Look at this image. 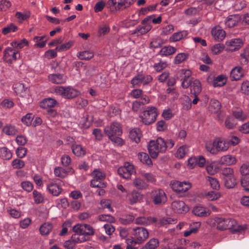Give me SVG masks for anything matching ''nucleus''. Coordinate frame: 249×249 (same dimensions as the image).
I'll use <instances>...</instances> for the list:
<instances>
[{
	"label": "nucleus",
	"instance_id": "4",
	"mask_svg": "<svg viewBox=\"0 0 249 249\" xmlns=\"http://www.w3.org/2000/svg\"><path fill=\"white\" fill-rule=\"evenodd\" d=\"M206 150L213 154H216L221 151H225L228 149L229 143L221 139H215L213 142H207L206 143Z\"/></svg>",
	"mask_w": 249,
	"mask_h": 249
},
{
	"label": "nucleus",
	"instance_id": "32",
	"mask_svg": "<svg viewBox=\"0 0 249 249\" xmlns=\"http://www.w3.org/2000/svg\"><path fill=\"white\" fill-rule=\"evenodd\" d=\"M53 229V225L51 223L46 222L42 224L40 228L39 231L42 235H47L50 233Z\"/></svg>",
	"mask_w": 249,
	"mask_h": 249
},
{
	"label": "nucleus",
	"instance_id": "26",
	"mask_svg": "<svg viewBox=\"0 0 249 249\" xmlns=\"http://www.w3.org/2000/svg\"><path fill=\"white\" fill-rule=\"evenodd\" d=\"M141 136V132L138 128H134L129 132L130 138L137 143L140 142Z\"/></svg>",
	"mask_w": 249,
	"mask_h": 249
},
{
	"label": "nucleus",
	"instance_id": "58",
	"mask_svg": "<svg viewBox=\"0 0 249 249\" xmlns=\"http://www.w3.org/2000/svg\"><path fill=\"white\" fill-rule=\"evenodd\" d=\"M34 116L31 113H28L21 119L22 122L27 126H30L33 121Z\"/></svg>",
	"mask_w": 249,
	"mask_h": 249
},
{
	"label": "nucleus",
	"instance_id": "63",
	"mask_svg": "<svg viewBox=\"0 0 249 249\" xmlns=\"http://www.w3.org/2000/svg\"><path fill=\"white\" fill-rule=\"evenodd\" d=\"M242 176H249V162L243 164L240 168Z\"/></svg>",
	"mask_w": 249,
	"mask_h": 249
},
{
	"label": "nucleus",
	"instance_id": "28",
	"mask_svg": "<svg viewBox=\"0 0 249 249\" xmlns=\"http://www.w3.org/2000/svg\"><path fill=\"white\" fill-rule=\"evenodd\" d=\"M64 97L66 98L71 99L77 96L79 92L71 87H65Z\"/></svg>",
	"mask_w": 249,
	"mask_h": 249
},
{
	"label": "nucleus",
	"instance_id": "30",
	"mask_svg": "<svg viewBox=\"0 0 249 249\" xmlns=\"http://www.w3.org/2000/svg\"><path fill=\"white\" fill-rule=\"evenodd\" d=\"M176 51V49L172 46H165L160 50L159 54L161 56H168L174 54Z\"/></svg>",
	"mask_w": 249,
	"mask_h": 249
},
{
	"label": "nucleus",
	"instance_id": "44",
	"mask_svg": "<svg viewBox=\"0 0 249 249\" xmlns=\"http://www.w3.org/2000/svg\"><path fill=\"white\" fill-rule=\"evenodd\" d=\"M141 194L137 191H133L129 198L130 203L132 205L138 202L141 199Z\"/></svg>",
	"mask_w": 249,
	"mask_h": 249
},
{
	"label": "nucleus",
	"instance_id": "40",
	"mask_svg": "<svg viewBox=\"0 0 249 249\" xmlns=\"http://www.w3.org/2000/svg\"><path fill=\"white\" fill-rule=\"evenodd\" d=\"M189 152V147L186 145L180 146L177 150L176 157L178 158H183Z\"/></svg>",
	"mask_w": 249,
	"mask_h": 249
},
{
	"label": "nucleus",
	"instance_id": "62",
	"mask_svg": "<svg viewBox=\"0 0 249 249\" xmlns=\"http://www.w3.org/2000/svg\"><path fill=\"white\" fill-rule=\"evenodd\" d=\"M207 180L209 181L211 187L213 189H218L219 188L220 185L218 181L215 178L208 177Z\"/></svg>",
	"mask_w": 249,
	"mask_h": 249
},
{
	"label": "nucleus",
	"instance_id": "2",
	"mask_svg": "<svg viewBox=\"0 0 249 249\" xmlns=\"http://www.w3.org/2000/svg\"><path fill=\"white\" fill-rule=\"evenodd\" d=\"M104 132L113 143L119 145L123 144V140L119 137L122 133V127L119 123L116 122L112 123L109 126L105 128Z\"/></svg>",
	"mask_w": 249,
	"mask_h": 249
},
{
	"label": "nucleus",
	"instance_id": "10",
	"mask_svg": "<svg viewBox=\"0 0 249 249\" xmlns=\"http://www.w3.org/2000/svg\"><path fill=\"white\" fill-rule=\"evenodd\" d=\"M3 53V60L9 64H12L17 59V55H18V57L20 56L18 51L11 47L6 48L4 51Z\"/></svg>",
	"mask_w": 249,
	"mask_h": 249
},
{
	"label": "nucleus",
	"instance_id": "5",
	"mask_svg": "<svg viewBox=\"0 0 249 249\" xmlns=\"http://www.w3.org/2000/svg\"><path fill=\"white\" fill-rule=\"evenodd\" d=\"M192 72L188 69H181L176 74L177 79L181 81V86L186 89L191 85L192 79H190Z\"/></svg>",
	"mask_w": 249,
	"mask_h": 249
},
{
	"label": "nucleus",
	"instance_id": "60",
	"mask_svg": "<svg viewBox=\"0 0 249 249\" xmlns=\"http://www.w3.org/2000/svg\"><path fill=\"white\" fill-rule=\"evenodd\" d=\"M72 230L75 233L85 236L84 224L75 225L73 226Z\"/></svg>",
	"mask_w": 249,
	"mask_h": 249
},
{
	"label": "nucleus",
	"instance_id": "51",
	"mask_svg": "<svg viewBox=\"0 0 249 249\" xmlns=\"http://www.w3.org/2000/svg\"><path fill=\"white\" fill-rule=\"evenodd\" d=\"M98 219L101 221H107L109 223H114L115 218L110 214H101L98 216Z\"/></svg>",
	"mask_w": 249,
	"mask_h": 249
},
{
	"label": "nucleus",
	"instance_id": "21",
	"mask_svg": "<svg viewBox=\"0 0 249 249\" xmlns=\"http://www.w3.org/2000/svg\"><path fill=\"white\" fill-rule=\"evenodd\" d=\"M244 76L243 71L240 67H234L231 72V78L232 80L237 81Z\"/></svg>",
	"mask_w": 249,
	"mask_h": 249
},
{
	"label": "nucleus",
	"instance_id": "39",
	"mask_svg": "<svg viewBox=\"0 0 249 249\" xmlns=\"http://www.w3.org/2000/svg\"><path fill=\"white\" fill-rule=\"evenodd\" d=\"M158 246V240L153 238L150 239L141 249H156Z\"/></svg>",
	"mask_w": 249,
	"mask_h": 249
},
{
	"label": "nucleus",
	"instance_id": "55",
	"mask_svg": "<svg viewBox=\"0 0 249 249\" xmlns=\"http://www.w3.org/2000/svg\"><path fill=\"white\" fill-rule=\"evenodd\" d=\"M242 65H246L249 63V50H245L244 53L241 54L240 59Z\"/></svg>",
	"mask_w": 249,
	"mask_h": 249
},
{
	"label": "nucleus",
	"instance_id": "45",
	"mask_svg": "<svg viewBox=\"0 0 249 249\" xmlns=\"http://www.w3.org/2000/svg\"><path fill=\"white\" fill-rule=\"evenodd\" d=\"M222 162L228 165L234 164L236 162V158L231 155H226L222 158Z\"/></svg>",
	"mask_w": 249,
	"mask_h": 249
},
{
	"label": "nucleus",
	"instance_id": "59",
	"mask_svg": "<svg viewBox=\"0 0 249 249\" xmlns=\"http://www.w3.org/2000/svg\"><path fill=\"white\" fill-rule=\"evenodd\" d=\"M73 42L70 41L66 43L63 44L59 46H57L55 50L59 52H64L69 49L72 45Z\"/></svg>",
	"mask_w": 249,
	"mask_h": 249
},
{
	"label": "nucleus",
	"instance_id": "16",
	"mask_svg": "<svg viewBox=\"0 0 249 249\" xmlns=\"http://www.w3.org/2000/svg\"><path fill=\"white\" fill-rule=\"evenodd\" d=\"M211 34L217 41H222L225 37V32L219 27H215L212 30Z\"/></svg>",
	"mask_w": 249,
	"mask_h": 249
},
{
	"label": "nucleus",
	"instance_id": "20",
	"mask_svg": "<svg viewBox=\"0 0 249 249\" xmlns=\"http://www.w3.org/2000/svg\"><path fill=\"white\" fill-rule=\"evenodd\" d=\"M189 87H190L191 94H200L201 91V85L200 82L197 79H192Z\"/></svg>",
	"mask_w": 249,
	"mask_h": 249
},
{
	"label": "nucleus",
	"instance_id": "54",
	"mask_svg": "<svg viewBox=\"0 0 249 249\" xmlns=\"http://www.w3.org/2000/svg\"><path fill=\"white\" fill-rule=\"evenodd\" d=\"M233 115L235 118L241 121L245 120L247 118V115L241 110L233 111Z\"/></svg>",
	"mask_w": 249,
	"mask_h": 249
},
{
	"label": "nucleus",
	"instance_id": "61",
	"mask_svg": "<svg viewBox=\"0 0 249 249\" xmlns=\"http://www.w3.org/2000/svg\"><path fill=\"white\" fill-rule=\"evenodd\" d=\"M241 183L244 190L246 192H249V187H247L249 185V176H242Z\"/></svg>",
	"mask_w": 249,
	"mask_h": 249
},
{
	"label": "nucleus",
	"instance_id": "14",
	"mask_svg": "<svg viewBox=\"0 0 249 249\" xmlns=\"http://www.w3.org/2000/svg\"><path fill=\"white\" fill-rule=\"evenodd\" d=\"M58 181V179L52 180L47 185V189L49 192L55 196H58L62 191V189L57 182Z\"/></svg>",
	"mask_w": 249,
	"mask_h": 249
},
{
	"label": "nucleus",
	"instance_id": "37",
	"mask_svg": "<svg viewBox=\"0 0 249 249\" xmlns=\"http://www.w3.org/2000/svg\"><path fill=\"white\" fill-rule=\"evenodd\" d=\"M73 153L76 156H82L85 154V149L80 145L73 144L71 146Z\"/></svg>",
	"mask_w": 249,
	"mask_h": 249
},
{
	"label": "nucleus",
	"instance_id": "24",
	"mask_svg": "<svg viewBox=\"0 0 249 249\" xmlns=\"http://www.w3.org/2000/svg\"><path fill=\"white\" fill-rule=\"evenodd\" d=\"M14 89L16 93L21 97L26 96L28 92L27 88H25L22 83H17L14 86Z\"/></svg>",
	"mask_w": 249,
	"mask_h": 249
},
{
	"label": "nucleus",
	"instance_id": "38",
	"mask_svg": "<svg viewBox=\"0 0 249 249\" xmlns=\"http://www.w3.org/2000/svg\"><path fill=\"white\" fill-rule=\"evenodd\" d=\"M2 131L7 135H14L18 132L16 127L12 125H7L3 127Z\"/></svg>",
	"mask_w": 249,
	"mask_h": 249
},
{
	"label": "nucleus",
	"instance_id": "15",
	"mask_svg": "<svg viewBox=\"0 0 249 249\" xmlns=\"http://www.w3.org/2000/svg\"><path fill=\"white\" fill-rule=\"evenodd\" d=\"M226 45L229 47V49L231 51H235L240 49L242 46V40L240 38H233L226 43Z\"/></svg>",
	"mask_w": 249,
	"mask_h": 249
},
{
	"label": "nucleus",
	"instance_id": "64",
	"mask_svg": "<svg viewBox=\"0 0 249 249\" xmlns=\"http://www.w3.org/2000/svg\"><path fill=\"white\" fill-rule=\"evenodd\" d=\"M12 165L14 169H20L24 166L25 163L21 160L15 159L13 160Z\"/></svg>",
	"mask_w": 249,
	"mask_h": 249
},
{
	"label": "nucleus",
	"instance_id": "8",
	"mask_svg": "<svg viewBox=\"0 0 249 249\" xmlns=\"http://www.w3.org/2000/svg\"><path fill=\"white\" fill-rule=\"evenodd\" d=\"M133 235L135 240L132 241L135 244H141L144 242L149 236V232L147 230L142 227H137L133 229Z\"/></svg>",
	"mask_w": 249,
	"mask_h": 249
},
{
	"label": "nucleus",
	"instance_id": "50",
	"mask_svg": "<svg viewBox=\"0 0 249 249\" xmlns=\"http://www.w3.org/2000/svg\"><path fill=\"white\" fill-rule=\"evenodd\" d=\"M188 55L185 53H179L175 57L174 63L179 64L184 61L188 58Z\"/></svg>",
	"mask_w": 249,
	"mask_h": 249
},
{
	"label": "nucleus",
	"instance_id": "46",
	"mask_svg": "<svg viewBox=\"0 0 249 249\" xmlns=\"http://www.w3.org/2000/svg\"><path fill=\"white\" fill-rule=\"evenodd\" d=\"M224 179L225 185L228 188H232L236 184V179L234 176L231 178H227Z\"/></svg>",
	"mask_w": 249,
	"mask_h": 249
},
{
	"label": "nucleus",
	"instance_id": "29",
	"mask_svg": "<svg viewBox=\"0 0 249 249\" xmlns=\"http://www.w3.org/2000/svg\"><path fill=\"white\" fill-rule=\"evenodd\" d=\"M57 103V101L53 98H47L41 102L40 106L42 108L47 109L54 107Z\"/></svg>",
	"mask_w": 249,
	"mask_h": 249
},
{
	"label": "nucleus",
	"instance_id": "1",
	"mask_svg": "<svg viewBox=\"0 0 249 249\" xmlns=\"http://www.w3.org/2000/svg\"><path fill=\"white\" fill-rule=\"evenodd\" d=\"M174 142L171 140L165 141L162 138H158L156 141H150L148 145V152L153 159L158 157L160 153L165 152L167 148H172Z\"/></svg>",
	"mask_w": 249,
	"mask_h": 249
},
{
	"label": "nucleus",
	"instance_id": "48",
	"mask_svg": "<svg viewBox=\"0 0 249 249\" xmlns=\"http://www.w3.org/2000/svg\"><path fill=\"white\" fill-rule=\"evenodd\" d=\"M118 6L119 5L121 10L129 7L133 3L134 0H117Z\"/></svg>",
	"mask_w": 249,
	"mask_h": 249
},
{
	"label": "nucleus",
	"instance_id": "53",
	"mask_svg": "<svg viewBox=\"0 0 249 249\" xmlns=\"http://www.w3.org/2000/svg\"><path fill=\"white\" fill-rule=\"evenodd\" d=\"M225 125L227 128L231 129L234 128L236 126V123L233 118L228 117L225 120Z\"/></svg>",
	"mask_w": 249,
	"mask_h": 249
},
{
	"label": "nucleus",
	"instance_id": "6",
	"mask_svg": "<svg viewBox=\"0 0 249 249\" xmlns=\"http://www.w3.org/2000/svg\"><path fill=\"white\" fill-rule=\"evenodd\" d=\"M93 179L91 181L90 185L92 187L104 188L106 183L103 182L105 178L106 175L99 170H95L92 173Z\"/></svg>",
	"mask_w": 249,
	"mask_h": 249
},
{
	"label": "nucleus",
	"instance_id": "22",
	"mask_svg": "<svg viewBox=\"0 0 249 249\" xmlns=\"http://www.w3.org/2000/svg\"><path fill=\"white\" fill-rule=\"evenodd\" d=\"M193 213L198 216H207L210 214V211L207 208L202 206H196L193 210Z\"/></svg>",
	"mask_w": 249,
	"mask_h": 249
},
{
	"label": "nucleus",
	"instance_id": "13",
	"mask_svg": "<svg viewBox=\"0 0 249 249\" xmlns=\"http://www.w3.org/2000/svg\"><path fill=\"white\" fill-rule=\"evenodd\" d=\"M172 209L174 212L179 213H186L189 208L182 201L176 200L171 204Z\"/></svg>",
	"mask_w": 249,
	"mask_h": 249
},
{
	"label": "nucleus",
	"instance_id": "3",
	"mask_svg": "<svg viewBox=\"0 0 249 249\" xmlns=\"http://www.w3.org/2000/svg\"><path fill=\"white\" fill-rule=\"evenodd\" d=\"M214 221L217 224V229L219 230L229 229L231 231L239 232L244 230L243 227L237 224V222L232 219H224L216 217Z\"/></svg>",
	"mask_w": 249,
	"mask_h": 249
},
{
	"label": "nucleus",
	"instance_id": "34",
	"mask_svg": "<svg viewBox=\"0 0 249 249\" xmlns=\"http://www.w3.org/2000/svg\"><path fill=\"white\" fill-rule=\"evenodd\" d=\"M133 185L138 189H145L148 187V184L142 179L136 178L133 181Z\"/></svg>",
	"mask_w": 249,
	"mask_h": 249
},
{
	"label": "nucleus",
	"instance_id": "47",
	"mask_svg": "<svg viewBox=\"0 0 249 249\" xmlns=\"http://www.w3.org/2000/svg\"><path fill=\"white\" fill-rule=\"evenodd\" d=\"M182 103V108L185 110H188L192 108L191 97L188 96H184Z\"/></svg>",
	"mask_w": 249,
	"mask_h": 249
},
{
	"label": "nucleus",
	"instance_id": "27",
	"mask_svg": "<svg viewBox=\"0 0 249 249\" xmlns=\"http://www.w3.org/2000/svg\"><path fill=\"white\" fill-rule=\"evenodd\" d=\"M221 108L219 102L215 99L211 100L209 106V110L212 113H218Z\"/></svg>",
	"mask_w": 249,
	"mask_h": 249
},
{
	"label": "nucleus",
	"instance_id": "12",
	"mask_svg": "<svg viewBox=\"0 0 249 249\" xmlns=\"http://www.w3.org/2000/svg\"><path fill=\"white\" fill-rule=\"evenodd\" d=\"M172 189L178 193H184L187 191L191 187V184L187 182L174 181L171 183Z\"/></svg>",
	"mask_w": 249,
	"mask_h": 249
},
{
	"label": "nucleus",
	"instance_id": "36",
	"mask_svg": "<svg viewBox=\"0 0 249 249\" xmlns=\"http://www.w3.org/2000/svg\"><path fill=\"white\" fill-rule=\"evenodd\" d=\"M226 83V77L223 75H220L213 80V85L214 87H222Z\"/></svg>",
	"mask_w": 249,
	"mask_h": 249
},
{
	"label": "nucleus",
	"instance_id": "33",
	"mask_svg": "<svg viewBox=\"0 0 249 249\" xmlns=\"http://www.w3.org/2000/svg\"><path fill=\"white\" fill-rule=\"evenodd\" d=\"M138 159L140 160L144 164L148 166L152 165V161L149 158L148 155L146 153L141 152L139 153L138 155Z\"/></svg>",
	"mask_w": 249,
	"mask_h": 249
},
{
	"label": "nucleus",
	"instance_id": "19",
	"mask_svg": "<svg viewBox=\"0 0 249 249\" xmlns=\"http://www.w3.org/2000/svg\"><path fill=\"white\" fill-rule=\"evenodd\" d=\"M157 221V219L151 217H139L135 220V223L143 226L149 225Z\"/></svg>",
	"mask_w": 249,
	"mask_h": 249
},
{
	"label": "nucleus",
	"instance_id": "23",
	"mask_svg": "<svg viewBox=\"0 0 249 249\" xmlns=\"http://www.w3.org/2000/svg\"><path fill=\"white\" fill-rule=\"evenodd\" d=\"M240 18L238 15H233L228 16L225 21V25L229 28H231L238 23Z\"/></svg>",
	"mask_w": 249,
	"mask_h": 249
},
{
	"label": "nucleus",
	"instance_id": "49",
	"mask_svg": "<svg viewBox=\"0 0 249 249\" xmlns=\"http://www.w3.org/2000/svg\"><path fill=\"white\" fill-rule=\"evenodd\" d=\"M93 53L90 51H83L78 53L77 56L81 60H89L93 57Z\"/></svg>",
	"mask_w": 249,
	"mask_h": 249
},
{
	"label": "nucleus",
	"instance_id": "43",
	"mask_svg": "<svg viewBox=\"0 0 249 249\" xmlns=\"http://www.w3.org/2000/svg\"><path fill=\"white\" fill-rule=\"evenodd\" d=\"M0 157L4 160H10L12 157V154L6 147H1L0 148Z\"/></svg>",
	"mask_w": 249,
	"mask_h": 249
},
{
	"label": "nucleus",
	"instance_id": "18",
	"mask_svg": "<svg viewBox=\"0 0 249 249\" xmlns=\"http://www.w3.org/2000/svg\"><path fill=\"white\" fill-rule=\"evenodd\" d=\"M142 26H138L132 34H137V36H141L146 34L152 29V25L150 24H142Z\"/></svg>",
	"mask_w": 249,
	"mask_h": 249
},
{
	"label": "nucleus",
	"instance_id": "56",
	"mask_svg": "<svg viewBox=\"0 0 249 249\" xmlns=\"http://www.w3.org/2000/svg\"><path fill=\"white\" fill-rule=\"evenodd\" d=\"M206 197L209 200L213 201L219 198L220 197V194L218 192L211 191L209 192L206 195Z\"/></svg>",
	"mask_w": 249,
	"mask_h": 249
},
{
	"label": "nucleus",
	"instance_id": "41",
	"mask_svg": "<svg viewBox=\"0 0 249 249\" xmlns=\"http://www.w3.org/2000/svg\"><path fill=\"white\" fill-rule=\"evenodd\" d=\"M54 174L56 177L64 178L68 176V172L61 167H57L55 168Z\"/></svg>",
	"mask_w": 249,
	"mask_h": 249
},
{
	"label": "nucleus",
	"instance_id": "7",
	"mask_svg": "<svg viewBox=\"0 0 249 249\" xmlns=\"http://www.w3.org/2000/svg\"><path fill=\"white\" fill-rule=\"evenodd\" d=\"M157 116V108L155 107H148L143 111L141 117L145 124L149 125L155 122Z\"/></svg>",
	"mask_w": 249,
	"mask_h": 249
},
{
	"label": "nucleus",
	"instance_id": "42",
	"mask_svg": "<svg viewBox=\"0 0 249 249\" xmlns=\"http://www.w3.org/2000/svg\"><path fill=\"white\" fill-rule=\"evenodd\" d=\"M164 42L162 39L159 36L152 39L150 43V48H158L161 46Z\"/></svg>",
	"mask_w": 249,
	"mask_h": 249
},
{
	"label": "nucleus",
	"instance_id": "11",
	"mask_svg": "<svg viewBox=\"0 0 249 249\" xmlns=\"http://www.w3.org/2000/svg\"><path fill=\"white\" fill-rule=\"evenodd\" d=\"M118 173L122 178L129 179L132 174L135 173L134 166L129 162H125L123 166L118 168Z\"/></svg>",
	"mask_w": 249,
	"mask_h": 249
},
{
	"label": "nucleus",
	"instance_id": "17",
	"mask_svg": "<svg viewBox=\"0 0 249 249\" xmlns=\"http://www.w3.org/2000/svg\"><path fill=\"white\" fill-rule=\"evenodd\" d=\"M48 78L50 82L56 84H63L66 81V77L64 75L58 73L50 74Z\"/></svg>",
	"mask_w": 249,
	"mask_h": 249
},
{
	"label": "nucleus",
	"instance_id": "31",
	"mask_svg": "<svg viewBox=\"0 0 249 249\" xmlns=\"http://www.w3.org/2000/svg\"><path fill=\"white\" fill-rule=\"evenodd\" d=\"M106 6L112 12L122 10L119 5L118 6L117 0H108L106 3Z\"/></svg>",
	"mask_w": 249,
	"mask_h": 249
},
{
	"label": "nucleus",
	"instance_id": "57",
	"mask_svg": "<svg viewBox=\"0 0 249 249\" xmlns=\"http://www.w3.org/2000/svg\"><path fill=\"white\" fill-rule=\"evenodd\" d=\"M27 41L23 39L19 41H15L11 43V45L13 47L17 48L18 49H21L25 45H27Z\"/></svg>",
	"mask_w": 249,
	"mask_h": 249
},
{
	"label": "nucleus",
	"instance_id": "9",
	"mask_svg": "<svg viewBox=\"0 0 249 249\" xmlns=\"http://www.w3.org/2000/svg\"><path fill=\"white\" fill-rule=\"evenodd\" d=\"M151 195L152 201L155 205H162L167 201V196L164 191L162 189L152 191Z\"/></svg>",
	"mask_w": 249,
	"mask_h": 249
},
{
	"label": "nucleus",
	"instance_id": "52",
	"mask_svg": "<svg viewBox=\"0 0 249 249\" xmlns=\"http://www.w3.org/2000/svg\"><path fill=\"white\" fill-rule=\"evenodd\" d=\"M71 239L75 244L87 240L85 236L76 233L73 234L71 236Z\"/></svg>",
	"mask_w": 249,
	"mask_h": 249
},
{
	"label": "nucleus",
	"instance_id": "25",
	"mask_svg": "<svg viewBox=\"0 0 249 249\" xmlns=\"http://www.w3.org/2000/svg\"><path fill=\"white\" fill-rule=\"evenodd\" d=\"M188 35L187 31H182L179 32L175 33L170 37V41L172 42H176L180 40L181 39L185 38Z\"/></svg>",
	"mask_w": 249,
	"mask_h": 249
},
{
	"label": "nucleus",
	"instance_id": "35",
	"mask_svg": "<svg viewBox=\"0 0 249 249\" xmlns=\"http://www.w3.org/2000/svg\"><path fill=\"white\" fill-rule=\"evenodd\" d=\"M47 40L46 36H35L34 38V41L36 43L35 46L39 48H43L46 45Z\"/></svg>",
	"mask_w": 249,
	"mask_h": 249
}]
</instances>
